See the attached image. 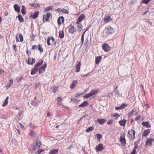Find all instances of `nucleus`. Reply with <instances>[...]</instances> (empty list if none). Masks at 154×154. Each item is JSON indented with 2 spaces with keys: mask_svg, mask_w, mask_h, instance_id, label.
I'll return each mask as SVG.
<instances>
[{
  "mask_svg": "<svg viewBox=\"0 0 154 154\" xmlns=\"http://www.w3.org/2000/svg\"><path fill=\"white\" fill-rule=\"evenodd\" d=\"M99 92V90L98 89L96 90L92 89L90 93L85 94L83 96V97L85 98H87L91 96L96 95Z\"/></svg>",
  "mask_w": 154,
  "mask_h": 154,
  "instance_id": "nucleus-1",
  "label": "nucleus"
},
{
  "mask_svg": "<svg viewBox=\"0 0 154 154\" xmlns=\"http://www.w3.org/2000/svg\"><path fill=\"white\" fill-rule=\"evenodd\" d=\"M135 131L133 129L129 130L128 132L127 137L130 140L134 139L135 137Z\"/></svg>",
  "mask_w": 154,
  "mask_h": 154,
  "instance_id": "nucleus-2",
  "label": "nucleus"
},
{
  "mask_svg": "<svg viewBox=\"0 0 154 154\" xmlns=\"http://www.w3.org/2000/svg\"><path fill=\"white\" fill-rule=\"evenodd\" d=\"M102 47L103 49L105 52H108L111 50V47L106 43L103 44Z\"/></svg>",
  "mask_w": 154,
  "mask_h": 154,
  "instance_id": "nucleus-3",
  "label": "nucleus"
},
{
  "mask_svg": "<svg viewBox=\"0 0 154 154\" xmlns=\"http://www.w3.org/2000/svg\"><path fill=\"white\" fill-rule=\"evenodd\" d=\"M125 134H123L120 137V142L121 143V145L125 146L126 144V140L125 138Z\"/></svg>",
  "mask_w": 154,
  "mask_h": 154,
  "instance_id": "nucleus-4",
  "label": "nucleus"
},
{
  "mask_svg": "<svg viewBox=\"0 0 154 154\" xmlns=\"http://www.w3.org/2000/svg\"><path fill=\"white\" fill-rule=\"evenodd\" d=\"M47 64L46 63H45L44 64L43 66L38 68V70L39 71V74L41 75L43 74L45 72V69L47 67Z\"/></svg>",
  "mask_w": 154,
  "mask_h": 154,
  "instance_id": "nucleus-5",
  "label": "nucleus"
},
{
  "mask_svg": "<svg viewBox=\"0 0 154 154\" xmlns=\"http://www.w3.org/2000/svg\"><path fill=\"white\" fill-rule=\"evenodd\" d=\"M41 141L40 140H37L36 141V144L32 148V150L34 151H35L37 149H38L41 146Z\"/></svg>",
  "mask_w": 154,
  "mask_h": 154,
  "instance_id": "nucleus-6",
  "label": "nucleus"
},
{
  "mask_svg": "<svg viewBox=\"0 0 154 154\" xmlns=\"http://www.w3.org/2000/svg\"><path fill=\"white\" fill-rule=\"evenodd\" d=\"M105 29H106V33L109 35L112 34L114 32V29L110 26H108L107 28H105Z\"/></svg>",
  "mask_w": 154,
  "mask_h": 154,
  "instance_id": "nucleus-7",
  "label": "nucleus"
},
{
  "mask_svg": "<svg viewBox=\"0 0 154 154\" xmlns=\"http://www.w3.org/2000/svg\"><path fill=\"white\" fill-rule=\"evenodd\" d=\"M68 28L69 29V32L71 34L74 33L76 31V29L74 28V26L72 25V24H71L68 26Z\"/></svg>",
  "mask_w": 154,
  "mask_h": 154,
  "instance_id": "nucleus-8",
  "label": "nucleus"
},
{
  "mask_svg": "<svg viewBox=\"0 0 154 154\" xmlns=\"http://www.w3.org/2000/svg\"><path fill=\"white\" fill-rule=\"evenodd\" d=\"M51 15V13L50 12L48 13L45 15L43 17V22H44L45 21H48Z\"/></svg>",
  "mask_w": 154,
  "mask_h": 154,
  "instance_id": "nucleus-9",
  "label": "nucleus"
},
{
  "mask_svg": "<svg viewBox=\"0 0 154 154\" xmlns=\"http://www.w3.org/2000/svg\"><path fill=\"white\" fill-rule=\"evenodd\" d=\"M39 102L38 100H37L36 97H35L34 99L31 101V105L35 106H37L39 104Z\"/></svg>",
  "mask_w": 154,
  "mask_h": 154,
  "instance_id": "nucleus-10",
  "label": "nucleus"
},
{
  "mask_svg": "<svg viewBox=\"0 0 154 154\" xmlns=\"http://www.w3.org/2000/svg\"><path fill=\"white\" fill-rule=\"evenodd\" d=\"M104 149V147L103 146V145L102 144H99L95 148V150L96 151H100Z\"/></svg>",
  "mask_w": 154,
  "mask_h": 154,
  "instance_id": "nucleus-11",
  "label": "nucleus"
},
{
  "mask_svg": "<svg viewBox=\"0 0 154 154\" xmlns=\"http://www.w3.org/2000/svg\"><path fill=\"white\" fill-rule=\"evenodd\" d=\"M85 17V14H82L78 17L76 22V23H78V22H81Z\"/></svg>",
  "mask_w": 154,
  "mask_h": 154,
  "instance_id": "nucleus-12",
  "label": "nucleus"
},
{
  "mask_svg": "<svg viewBox=\"0 0 154 154\" xmlns=\"http://www.w3.org/2000/svg\"><path fill=\"white\" fill-rule=\"evenodd\" d=\"M35 58H29L28 60L27 63L28 64L33 65L35 63Z\"/></svg>",
  "mask_w": 154,
  "mask_h": 154,
  "instance_id": "nucleus-13",
  "label": "nucleus"
},
{
  "mask_svg": "<svg viewBox=\"0 0 154 154\" xmlns=\"http://www.w3.org/2000/svg\"><path fill=\"white\" fill-rule=\"evenodd\" d=\"M154 141V139L152 138L148 139L145 143V146L147 145H149L151 146L152 145V142Z\"/></svg>",
  "mask_w": 154,
  "mask_h": 154,
  "instance_id": "nucleus-14",
  "label": "nucleus"
},
{
  "mask_svg": "<svg viewBox=\"0 0 154 154\" xmlns=\"http://www.w3.org/2000/svg\"><path fill=\"white\" fill-rule=\"evenodd\" d=\"M64 18L63 16H61L58 18L57 23L58 25H60L61 23H64Z\"/></svg>",
  "mask_w": 154,
  "mask_h": 154,
  "instance_id": "nucleus-15",
  "label": "nucleus"
},
{
  "mask_svg": "<svg viewBox=\"0 0 154 154\" xmlns=\"http://www.w3.org/2000/svg\"><path fill=\"white\" fill-rule=\"evenodd\" d=\"M151 131L150 129H148L143 131L142 133V137H146L150 133Z\"/></svg>",
  "mask_w": 154,
  "mask_h": 154,
  "instance_id": "nucleus-16",
  "label": "nucleus"
},
{
  "mask_svg": "<svg viewBox=\"0 0 154 154\" xmlns=\"http://www.w3.org/2000/svg\"><path fill=\"white\" fill-rule=\"evenodd\" d=\"M39 14V12L38 11H36L34 12V14H31V15L30 17H32L33 19H36Z\"/></svg>",
  "mask_w": 154,
  "mask_h": 154,
  "instance_id": "nucleus-17",
  "label": "nucleus"
},
{
  "mask_svg": "<svg viewBox=\"0 0 154 154\" xmlns=\"http://www.w3.org/2000/svg\"><path fill=\"white\" fill-rule=\"evenodd\" d=\"M112 18H111L110 16H106L104 18L103 22L106 23L109 21H112Z\"/></svg>",
  "mask_w": 154,
  "mask_h": 154,
  "instance_id": "nucleus-18",
  "label": "nucleus"
},
{
  "mask_svg": "<svg viewBox=\"0 0 154 154\" xmlns=\"http://www.w3.org/2000/svg\"><path fill=\"white\" fill-rule=\"evenodd\" d=\"M97 122L100 125H103L105 123L107 120L106 119H97Z\"/></svg>",
  "mask_w": 154,
  "mask_h": 154,
  "instance_id": "nucleus-19",
  "label": "nucleus"
},
{
  "mask_svg": "<svg viewBox=\"0 0 154 154\" xmlns=\"http://www.w3.org/2000/svg\"><path fill=\"white\" fill-rule=\"evenodd\" d=\"M81 62L79 61L78 63L75 66V72H79L80 69Z\"/></svg>",
  "mask_w": 154,
  "mask_h": 154,
  "instance_id": "nucleus-20",
  "label": "nucleus"
},
{
  "mask_svg": "<svg viewBox=\"0 0 154 154\" xmlns=\"http://www.w3.org/2000/svg\"><path fill=\"white\" fill-rule=\"evenodd\" d=\"M18 35H17L16 38V42H19V39L18 38H20V41L21 42H22L23 41V38L22 35L21 34H20L18 37Z\"/></svg>",
  "mask_w": 154,
  "mask_h": 154,
  "instance_id": "nucleus-21",
  "label": "nucleus"
},
{
  "mask_svg": "<svg viewBox=\"0 0 154 154\" xmlns=\"http://www.w3.org/2000/svg\"><path fill=\"white\" fill-rule=\"evenodd\" d=\"M142 125L143 126L147 128H150L151 125L149 124V122H143L142 123Z\"/></svg>",
  "mask_w": 154,
  "mask_h": 154,
  "instance_id": "nucleus-22",
  "label": "nucleus"
},
{
  "mask_svg": "<svg viewBox=\"0 0 154 154\" xmlns=\"http://www.w3.org/2000/svg\"><path fill=\"white\" fill-rule=\"evenodd\" d=\"M77 83L78 82L77 80L73 81L70 86V88L72 89H73L76 86Z\"/></svg>",
  "mask_w": 154,
  "mask_h": 154,
  "instance_id": "nucleus-23",
  "label": "nucleus"
},
{
  "mask_svg": "<svg viewBox=\"0 0 154 154\" xmlns=\"http://www.w3.org/2000/svg\"><path fill=\"white\" fill-rule=\"evenodd\" d=\"M127 106V104H125V103H123L120 106L116 107L115 108V109L116 110H118L119 109H124L125 107Z\"/></svg>",
  "mask_w": 154,
  "mask_h": 154,
  "instance_id": "nucleus-24",
  "label": "nucleus"
},
{
  "mask_svg": "<svg viewBox=\"0 0 154 154\" xmlns=\"http://www.w3.org/2000/svg\"><path fill=\"white\" fill-rule=\"evenodd\" d=\"M102 59V57L100 56L96 57L95 60V64H99Z\"/></svg>",
  "mask_w": 154,
  "mask_h": 154,
  "instance_id": "nucleus-25",
  "label": "nucleus"
},
{
  "mask_svg": "<svg viewBox=\"0 0 154 154\" xmlns=\"http://www.w3.org/2000/svg\"><path fill=\"white\" fill-rule=\"evenodd\" d=\"M89 104V103L87 101L84 102L82 103L80 105L79 107H84L86 106H88Z\"/></svg>",
  "mask_w": 154,
  "mask_h": 154,
  "instance_id": "nucleus-26",
  "label": "nucleus"
},
{
  "mask_svg": "<svg viewBox=\"0 0 154 154\" xmlns=\"http://www.w3.org/2000/svg\"><path fill=\"white\" fill-rule=\"evenodd\" d=\"M14 8L15 11L19 13L20 12V8L19 6L17 4H15L14 6Z\"/></svg>",
  "mask_w": 154,
  "mask_h": 154,
  "instance_id": "nucleus-27",
  "label": "nucleus"
},
{
  "mask_svg": "<svg viewBox=\"0 0 154 154\" xmlns=\"http://www.w3.org/2000/svg\"><path fill=\"white\" fill-rule=\"evenodd\" d=\"M38 70V68H37V67L34 66V68L32 69L31 72V74L32 75H33L35 74Z\"/></svg>",
  "mask_w": 154,
  "mask_h": 154,
  "instance_id": "nucleus-28",
  "label": "nucleus"
},
{
  "mask_svg": "<svg viewBox=\"0 0 154 154\" xmlns=\"http://www.w3.org/2000/svg\"><path fill=\"white\" fill-rule=\"evenodd\" d=\"M76 23L77 24V28L78 29V30L80 32L82 29L83 26L82 25L80 22H78V23Z\"/></svg>",
  "mask_w": 154,
  "mask_h": 154,
  "instance_id": "nucleus-29",
  "label": "nucleus"
},
{
  "mask_svg": "<svg viewBox=\"0 0 154 154\" xmlns=\"http://www.w3.org/2000/svg\"><path fill=\"white\" fill-rule=\"evenodd\" d=\"M59 149H52L50 150L49 154H56L58 152Z\"/></svg>",
  "mask_w": 154,
  "mask_h": 154,
  "instance_id": "nucleus-30",
  "label": "nucleus"
},
{
  "mask_svg": "<svg viewBox=\"0 0 154 154\" xmlns=\"http://www.w3.org/2000/svg\"><path fill=\"white\" fill-rule=\"evenodd\" d=\"M59 35L60 38H63L64 37V32L63 30L60 31L59 32Z\"/></svg>",
  "mask_w": 154,
  "mask_h": 154,
  "instance_id": "nucleus-31",
  "label": "nucleus"
},
{
  "mask_svg": "<svg viewBox=\"0 0 154 154\" xmlns=\"http://www.w3.org/2000/svg\"><path fill=\"white\" fill-rule=\"evenodd\" d=\"M126 120L123 119L122 121H120L119 122V123L121 126H125L126 123Z\"/></svg>",
  "mask_w": 154,
  "mask_h": 154,
  "instance_id": "nucleus-32",
  "label": "nucleus"
},
{
  "mask_svg": "<svg viewBox=\"0 0 154 154\" xmlns=\"http://www.w3.org/2000/svg\"><path fill=\"white\" fill-rule=\"evenodd\" d=\"M16 18H18V20L21 22H23L24 19L21 15H19Z\"/></svg>",
  "mask_w": 154,
  "mask_h": 154,
  "instance_id": "nucleus-33",
  "label": "nucleus"
},
{
  "mask_svg": "<svg viewBox=\"0 0 154 154\" xmlns=\"http://www.w3.org/2000/svg\"><path fill=\"white\" fill-rule=\"evenodd\" d=\"M9 98L8 97H7L5 99V100L4 102V103H3L2 105V106L3 107L5 106H6L8 104V100Z\"/></svg>",
  "mask_w": 154,
  "mask_h": 154,
  "instance_id": "nucleus-34",
  "label": "nucleus"
},
{
  "mask_svg": "<svg viewBox=\"0 0 154 154\" xmlns=\"http://www.w3.org/2000/svg\"><path fill=\"white\" fill-rule=\"evenodd\" d=\"M43 63V60H41L40 62L37 63L36 64H35L34 66L37 67V68H38V67H39Z\"/></svg>",
  "mask_w": 154,
  "mask_h": 154,
  "instance_id": "nucleus-35",
  "label": "nucleus"
},
{
  "mask_svg": "<svg viewBox=\"0 0 154 154\" xmlns=\"http://www.w3.org/2000/svg\"><path fill=\"white\" fill-rule=\"evenodd\" d=\"M26 9L25 7L24 6L22 5L21 11V13L23 15H25L26 14Z\"/></svg>",
  "mask_w": 154,
  "mask_h": 154,
  "instance_id": "nucleus-36",
  "label": "nucleus"
},
{
  "mask_svg": "<svg viewBox=\"0 0 154 154\" xmlns=\"http://www.w3.org/2000/svg\"><path fill=\"white\" fill-rule=\"evenodd\" d=\"M61 11L63 14H69L68 11L66 9H65L64 8L61 9Z\"/></svg>",
  "mask_w": 154,
  "mask_h": 154,
  "instance_id": "nucleus-37",
  "label": "nucleus"
},
{
  "mask_svg": "<svg viewBox=\"0 0 154 154\" xmlns=\"http://www.w3.org/2000/svg\"><path fill=\"white\" fill-rule=\"evenodd\" d=\"M53 9V7L50 6L47 7L45 10L44 11L45 12H48L51 10Z\"/></svg>",
  "mask_w": 154,
  "mask_h": 154,
  "instance_id": "nucleus-38",
  "label": "nucleus"
},
{
  "mask_svg": "<svg viewBox=\"0 0 154 154\" xmlns=\"http://www.w3.org/2000/svg\"><path fill=\"white\" fill-rule=\"evenodd\" d=\"M135 111L133 109L132 110L131 112H129L128 115L129 117H131L133 115V114L134 112H135Z\"/></svg>",
  "mask_w": 154,
  "mask_h": 154,
  "instance_id": "nucleus-39",
  "label": "nucleus"
},
{
  "mask_svg": "<svg viewBox=\"0 0 154 154\" xmlns=\"http://www.w3.org/2000/svg\"><path fill=\"white\" fill-rule=\"evenodd\" d=\"M93 130V128L92 127H90L86 129L85 131L86 132H89Z\"/></svg>",
  "mask_w": 154,
  "mask_h": 154,
  "instance_id": "nucleus-40",
  "label": "nucleus"
},
{
  "mask_svg": "<svg viewBox=\"0 0 154 154\" xmlns=\"http://www.w3.org/2000/svg\"><path fill=\"white\" fill-rule=\"evenodd\" d=\"M23 76H21V77L18 78H17L16 80H17V83H19V82H20L23 80Z\"/></svg>",
  "mask_w": 154,
  "mask_h": 154,
  "instance_id": "nucleus-41",
  "label": "nucleus"
},
{
  "mask_svg": "<svg viewBox=\"0 0 154 154\" xmlns=\"http://www.w3.org/2000/svg\"><path fill=\"white\" fill-rule=\"evenodd\" d=\"M95 136L96 137L97 139H101L102 138V136L101 134H96Z\"/></svg>",
  "mask_w": 154,
  "mask_h": 154,
  "instance_id": "nucleus-42",
  "label": "nucleus"
},
{
  "mask_svg": "<svg viewBox=\"0 0 154 154\" xmlns=\"http://www.w3.org/2000/svg\"><path fill=\"white\" fill-rule=\"evenodd\" d=\"M38 46V50L40 51V53L43 52V49L41 45H39Z\"/></svg>",
  "mask_w": 154,
  "mask_h": 154,
  "instance_id": "nucleus-43",
  "label": "nucleus"
},
{
  "mask_svg": "<svg viewBox=\"0 0 154 154\" xmlns=\"http://www.w3.org/2000/svg\"><path fill=\"white\" fill-rule=\"evenodd\" d=\"M58 86H54L53 87V92L54 93H55L57 92V91L58 90Z\"/></svg>",
  "mask_w": 154,
  "mask_h": 154,
  "instance_id": "nucleus-44",
  "label": "nucleus"
},
{
  "mask_svg": "<svg viewBox=\"0 0 154 154\" xmlns=\"http://www.w3.org/2000/svg\"><path fill=\"white\" fill-rule=\"evenodd\" d=\"M29 135L31 136H32L33 137H35V132H33V131H31L30 132H29Z\"/></svg>",
  "mask_w": 154,
  "mask_h": 154,
  "instance_id": "nucleus-45",
  "label": "nucleus"
},
{
  "mask_svg": "<svg viewBox=\"0 0 154 154\" xmlns=\"http://www.w3.org/2000/svg\"><path fill=\"white\" fill-rule=\"evenodd\" d=\"M44 151V150L43 149H38L37 151H36L35 152V154H39L41 152H42L43 151Z\"/></svg>",
  "mask_w": 154,
  "mask_h": 154,
  "instance_id": "nucleus-46",
  "label": "nucleus"
},
{
  "mask_svg": "<svg viewBox=\"0 0 154 154\" xmlns=\"http://www.w3.org/2000/svg\"><path fill=\"white\" fill-rule=\"evenodd\" d=\"M151 0H143L142 1V3L147 4Z\"/></svg>",
  "mask_w": 154,
  "mask_h": 154,
  "instance_id": "nucleus-47",
  "label": "nucleus"
},
{
  "mask_svg": "<svg viewBox=\"0 0 154 154\" xmlns=\"http://www.w3.org/2000/svg\"><path fill=\"white\" fill-rule=\"evenodd\" d=\"M51 40V38L48 37L47 40V44L48 45H51V43L50 42V41Z\"/></svg>",
  "mask_w": 154,
  "mask_h": 154,
  "instance_id": "nucleus-48",
  "label": "nucleus"
},
{
  "mask_svg": "<svg viewBox=\"0 0 154 154\" xmlns=\"http://www.w3.org/2000/svg\"><path fill=\"white\" fill-rule=\"evenodd\" d=\"M84 37H81V42L82 43V44L81 45V47L83 44L84 41Z\"/></svg>",
  "mask_w": 154,
  "mask_h": 154,
  "instance_id": "nucleus-49",
  "label": "nucleus"
},
{
  "mask_svg": "<svg viewBox=\"0 0 154 154\" xmlns=\"http://www.w3.org/2000/svg\"><path fill=\"white\" fill-rule=\"evenodd\" d=\"M13 80L12 79L9 80V84L11 86L13 84Z\"/></svg>",
  "mask_w": 154,
  "mask_h": 154,
  "instance_id": "nucleus-50",
  "label": "nucleus"
},
{
  "mask_svg": "<svg viewBox=\"0 0 154 154\" xmlns=\"http://www.w3.org/2000/svg\"><path fill=\"white\" fill-rule=\"evenodd\" d=\"M140 139H138L137 141L135 142H134V145H138L139 143L140 142Z\"/></svg>",
  "mask_w": 154,
  "mask_h": 154,
  "instance_id": "nucleus-51",
  "label": "nucleus"
},
{
  "mask_svg": "<svg viewBox=\"0 0 154 154\" xmlns=\"http://www.w3.org/2000/svg\"><path fill=\"white\" fill-rule=\"evenodd\" d=\"M0 118L3 119H6V117L4 115L0 114Z\"/></svg>",
  "mask_w": 154,
  "mask_h": 154,
  "instance_id": "nucleus-52",
  "label": "nucleus"
},
{
  "mask_svg": "<svg viewBox=\"0 0 154 154\" xmlns=\"http://www.w3.org/2000/svg\"><path fill=\"white\" fill-rule=\"evenodd\" d=\"M141 118L140 116L139 115L138 116L136 117L134 119L135 121H137L139 120H140Z\"/></svg>",
  "mask_w": 154,
  "mask_h": 154,
  "instance_id": "nucleus-53",
  "label": "nucleus"
},
{
  "mask_svg": "<svg viewBox=\"0 0 154 154\" xmlns=\"http://www.w3.org/2000/svg\"><path fill=\"white\" fill-rule=\"evenodd\" d=\"M20 117H19V116L17 115L15 116V119L17 121H19L20 120Z\"/></svg>",
  "mask_w": 154,
  "mask_h": 154,
  "instance_id": "nucleus-54",
  "label": "nucleus"
},
{
  "mask_svg": "<svg viewBox=\"0 0 154 154\" xmlns=\"http://www.w3.org/2000/svg\"><path fill=\"white\" fill-rule=\"evenodd\" d=\"M113 122V120L111 119V120H109V121H108L107 122V124L108 125H110Z\"/></svg>",
  "mask_w": 154,
  "mask_h": 154,
  "instance_id": "nucleus-55",
  "label": "nucleus"
},
{
  "mask_svg": "<svg viewBox=\"0 0 154 154\" xmlns=\"http://www.w3.org/2000/svg\"><path fill=\"white\" fill-rule=\"evenodd\" d=\"M50 38H51V40H52L51 43V45L52 44H53L55 42V39H54V38L52 37H50Z\"/></svg>",
  "mask_w": 154,
  "mask_h": 154,
  "instance_id": "nucleus-56",
  "label": "nucleus"
},
{
  "mask_svg": "<svg viewBox=\"0 0 154 154\" xmlns=\"http://www.w3.org/2000/svg\"><path fill=\"white\" fill-rule=\"evenodd\" d=\"M30 37L32 39V41H33L34 40V38L35 37V35L32 34V35L30 36Z\"/></svg>",
  "mask_w": 154,
  "mask_h": 154,
  "instance_id": "nucleus-57",
  "label": "nucleus"
},
{
  "mask_svg": "<svg viewBox=\"0 0 154 154\" xmlns=\"http://www.w3.org/2000/svg\"><path fill=\"white\" fill-rule=\"evenodd\" d=\"M90 73H88L86 74H85V75L82 74L81 75V77H84L85 76L87 77V76H88V75H89Z\"/></svg>",
  "mask_w": 154,
  "mask_h": 154,
  "instance_id": "nucleus-58",
  "label": "nucleus"
},
{
  "mask_svg": "<svg viewBox=\"0 0 154 154\" xmlns=\"http://www.w3.org/2000/svg\"><path fill=\"white\" fill-rule=\"evenodd\" d=\"M57 101H63V99L60 97H59L57 98Z\"/></svg>",
  "mask_w": 154,
  "mask_h": 154,
  "instance_id": "nucleus-59",
  "label": "nucleus"
},
{
  "mask_svg": "<svg viewBox=\"0 0 154 154\" xmlns=\"http://www.w3.org/2000/svg\"><path fill=\"white\" fill-rule=\"evenodd\" d=\"M61 9H60L59 8H58L57 9H55V11L59 13L61 11Z\"/></svg>",
  "mask_w": 154,
  "mask_h": 154,
  "instance_id": "nucleus-60",
  "label": "nucleus"
},
{
  "mask_svg": "<svg viewBox=\"0 0 154 154\" xmlns=\"http://www.w3.org/2000/svg\"><path fill=\"white\" fill-rule=\"evenodd\" d=\"M120 115L118 113H115L113 115V117H119V116Z\"/></svg>",
  "mask_w": 154,
  "mask_h": 154,
  "instance_id": "nucleus-61",
  "label": "nucleus"
},
{
  "mask_svg": "<svg viewBox=\"0 0 154 154\" xmlns=\"http://www.w3.org/2000/svg\"><path fill=\"white\" fill-rule=\"evenodd\" d=\"M29 126L32 128H35V126L33 125H32L31 123H30L29 124Z\"/></svg>",
  "mask_w": 154,
  "mask_h": 154,
  "instance_id": "nucleus-62",
  "label": "nucleus"
},
{
  "mask_svg": "<svg viewBox=\"0 0 154 154\" xmlns=\"http://www.w3.org/2000/svg\"><path fill=\"white\" fill-rule=\"evenodd\" d=\"M37 46L36 45H34L32 46V49L34 50L35 49H37Z\"/></svg>",
  "mask_w": 154,
  "mask_h": 154,
  "instance_id": "nucleus-63",
  "label": "nucleus"
},
{
  "mask_svg": "<svg viewBox=\"0 0 154 154\" xmlns=\"http://www.w3.org/2000/svg\"><path fill=\"white\" fill-rule=\"evenodd\" d=\"M20 127L23 129H24V126L23 125L22 123H20L19 124Z\"/></svg>",
  "mask_w": 154,
  "mask_h": 154,
  "instance_id": "nucleus-64",
  "label": "nucleus"
}]
</instances>
